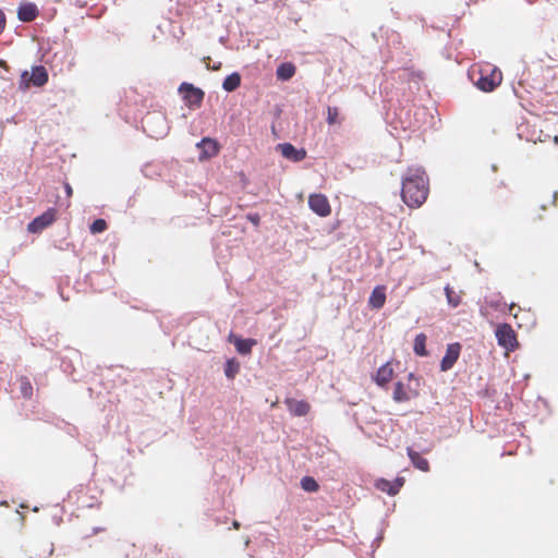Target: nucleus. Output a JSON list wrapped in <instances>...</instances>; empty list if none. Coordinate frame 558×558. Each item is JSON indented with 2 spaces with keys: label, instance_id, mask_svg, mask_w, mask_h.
Instances as JSON below:
<instances>
[{
  "label": "nucleus",
  "instance_id": "obj_9",
  "mask_svg": "<svg viewBox=\"0 0 558 558\" xmlns=\"http://www.w3.org/2000/svg\"><path fill=\"white\" fill-rule=\"evenodd\" d=\"M284 403L289 412L294 416H305L311 411V405L305 400H296L293 398H287Z\"/></svg>",
  "mask_w": 558,
  "mask_h": 558
},
{
  "label": "nucleus",
  "instance_id": "obj_4",
  "mask_svg": "<svg viewBox=\"0 0 558 558\" xmlns=\"http://www.w3.org/2000/svg\"><path fill=\"white\" fill-rule=\"evenodd\" d=\"M179 93L182 95L184 101L190 107H199L204 99V92L190 83H182L179 87Z\"/></svg>",
  "mask_w": 558,
  "mask_h": 558
},
{
  "label": "nucleus",
  "instance_id": "obj_25",
  "mask_svg": "<svg viewBox=\"0 0 558 558\" xmlns=\"http://www.w3.org/2000/svg\"><path fill=\"white\" fill-rule=\"evenodd\" d=\"M154 120H156L157 122H160L162 125H165V119L162 117H160V116H147L146 119H145V126H144V129H145L146 132L149 133L150 136H156L157 137L158 135H160L162 133V131L159 132V133H156V134L154 133V131L150 129V123Z\"/></svg>",
  "mask_w": 558,
  "mask_h": 558
},
{
  "label": "nucleus",
  "instance_id": "obj_1",
  "mask_svg": "<svg viewBox=\"0 0 558 558\" xmlns=\"http://www.w3.org/2000/svg\"><path fill=\"white\" fill-rule=\"evenodd\" d=\"M428 195V179L421 168H410L402 179L401 197L411 208L420 207Z\"/></svg>",
  "mask_w": 558,
  "mask_h": 558
},
{
  "label": "nucleus",
  "instance_id": "obj_16",
  "mask_svg": "<svg viewBox=\"0 0 558 558\" xmlns=\"http://www.w3.org/2000/svg\"><path fill=\"white\" fill-rule=\"evenodd\" d=\"M407 452L409 459L411 460L415 469L422 472L429 471V462L427 461V459L423 458L417 451L413 450L412 448H408Z\"/></svg>",
  "mask_w": 558,
  "mask_h": 558
},
{
  "label": "nucleus",
  "instance_id": "obj_14",
  "mask_svg": "<svg viewBox=\"0 0 558 558\" xmlns=\"http://www.w3.org/2000/svg\"><path fill=\"white\" fill-rule=\"evenodd\" d=\"M393 368L390 362L381 365L375 376V381L378 386H386L393 378Z\"/></svg>",
  "mask_w": 558,
  "mask_h": 558
},
{
  "label": "nucleus",
  "instance_id": "obj_29",
  "mask_svg": "<svg viewBox=\"0 0 558 558\" xmlns=\"http://www.w3.org/2000/svg\"><path fill=\"white\" fill-rule=\"evenodd\" d=\"M7 24V19L3 11L0 9V34L3 32Z\"/></svg>",
  "mask_w": 558,
  "mask_h": 558
},
{
  "label": "nucleus",
  "instance_id": "obj_2",
  "mask_svg": "<svg viewBox=\"0 0 558 558\" xmlns=\"http://www.w3.org/2000/svg\"><path fill=\"white\" fill-rule=\"evenodd\" d=\"M502 74L496 66L486 64L480 69V77L475 85L483 92H493L501 84Z\"/></svg>",
  "mask_w": 558,
  "mask_h": 558
},
{
  "label": "nucleus",
  "instance_id": "obj_17",
  "mask_svg": "<svg viewBox=\"0 0 558 558\" xmlns=\"http://www.w3.org/2000/svg\"><path fill=\"white\" fill-rule=\"evenodd\" d=\"M278 80L288 81L295 74V65L291 62L281 63L276 71Z\"/></svg>",
  "mask_w": 558,
  "mask_h": 558
},
{
  "label": "nucleus",
  "instance_id": "obj_19",
  "mask_svg": "<svg viewBox=\"0 0 558 558\" xmlns=\"http://www.w3.org/2000/svg\"><path fill=\"white\" fill-rule=\"evenodd\" d=\"M392 398L396 402H405L411 399L409 390L401 381H397L393 389Z\"/></svg>",
  "mask_w": 558,
  "mask_h": 558
},
{
  "label": "nucleus",
  "instance_id": "obj_21",
  "mask_svg": "<svg viewBox=\"0 0 558 558\" xmlns=\"http://www.w3.org/2000/svg\"><path fill=\"white\" fill-rule=\"evenodd\" d=\"M426 336L424 333H418L414 339L413 350L418 356H426Z\"/></svg>",
  "mask_w": 558,
  "mask_h": 558
},
{
  "label": "nucleus",
  "instance_id": "obj_26",
  "mask_svg": "<svg viewBox=\"0 0 558 558\" xmlns=\"http://www.w3.org/2000/svg\"><path fill=\"white\" fill-rule=\"evenodd\" d=\"M445 292L447 301L452 307H457L461 303V296L458 293H456L450 286H447L445 288Z\"/></svg>",
  "mask_w": 558,
  "mask_h": 558
},
{
  "label": "nucleus",
  "instance_id": "obj_3",
  "mask_svg": "<svg viewBox=\"0 0 558 558\" xmlns=\"http://www.w3.org/2000/svg\"><path fill=\"white\" fill-rule=\"evenodd\" d=\"M496 339L500 347L507 351H514L519 347L517 335L509 324H500L497 326Z\"/></svg>",
  "mask_w": 558,
  "mask_h": 558
},
{
  "label": "nucleus",
  "instance_id": "obj_20",
  "mask_svg": "<svg viewBox=\"0 0 558 558\" xmlns=\"http://www.w3.org/2000/svg\"><path fill=\"white\" fill-rule=\"evenodd\" d=\"M241 85V76L239 73L234 72L230 75H228L223 83H222V87L227 92H233L235 90L236 88H239Z\"/></svg>",
  "mask_w": 558,
  "mask_h": 558
},
{
  "label": "nucleus",
  "instance_id": "obj_31",
  "mask_svg": "<svg viewBox=\"0 0 558 558\" xmlns=\"http://www.w3.org/2000/svg\"><path fill=\"white\" fill-rule=\"evenodd\" d=\"M248 219L254 223V225H258L259 223V216L257 214L255 215H250L248 216Z\"/></svg>",
  "mask_w": 558,
  "mask_h": 558
},
{
  "label": "nucleus",
  "instance_id": "obj_23",
  "mask_svg": "<svg viewBox=\"0 0 558 558\" xmlns=\"http://www.w3.org/2000/svg\"><path fill=\"white\" fill-rule=\"evenodd\" d=\"M240 371V364L234 360H228L225 365V374L229 379H233Z\"/></svg>",
  "mask_w": 558,
  "mask_h": 558
},
{
  "label": "nucleus",
  "instance_id": "obj_10",
  "mask_svg": "<svg viewBox=\"0 0 558 558\" xmlns=\"http://www.w3.org/2000/svg\"><path fill=\"white\" fill-rule=\"evenodd\" d=\"M197 147L201 149V156H199L201 160L209 159L219 153L218 143L210 137H204L197 144Z\"/></svg>",
  "mask_w": 558,
  "mask_h": 558
},
{
  "label": "nucleus",
  "instance_id": "obj_27",
  "mask_svg": "<svg viewBox=\"0 0 558 558\" xmlns=\"http://www.w3.org/2000/svg\"><path fill=\"white\" fill-rule=\"evenodd\" d=\"M107 229V222L105 219H96L89 227L92 233H101Z\"/></svg>",
  "mask_w": 558,
  "mask_h": 558
},
{
  "label": "nucleus",
  "instance_id": "obj_5",
  "mask_svg": "<svg viewBox=\"0 0 558 558\" xmlns=\"http://www.w3.org/2000/svg\"><path fill=\"white\" fill-rule=\"evenodd\" d=\"M308 206L319 217H328L331 214V206L326 195L314 193L308 196Z\"/></svg>",
  "mask_w": 558,
  "mask_h": 558
},
{
  "label": "nucleus",
  "instance_id": "obj_24",
  "mask_svg": "<svg viewBox=\"0 0 558 558\" xmlns=\"http://www.w3.org/2000/svg\"><path fill=\"white\" fill-rule=\"evenodd\" d=\"M301 487H302L305 492L314 493V492H317V490H318L319 485H318V483L315 481V478H313V477H311V476H304V477L301 480Z\"/></svg>",
  "mask_w": 558,
  "mask_h": 558
},
{
  "label": "nucleus",
  "instance_id": "obj_33",
  "mask_svg": "<svg viewBox=\"0 0 558 558\" xmlns=\"http://www.w3.org/2000/svg\"><path fill=\"white\" fill-rule=\"evenodd\" d=\"M232 526H233V529L239 530L240 523L238 521H233Z\"/></svg>",
  "mask_w": 558,
  "mask_h": 558
},
{
  "label": "nucleus",
  "instance_id": "obj_7",
  "mask_svg": "<svg viewBox=\"0 0 558 558\" xmlns=\"http://www.w3.org/2000/svg\"><path fill=\"white\" fill-rule=\"evenodd\" d=\"M22 82L25 83V87H28L31 84L41 87L48 82V72L41 65L34 66L31 75L27 71L22 74Z\"/></svg>",
  "mask_w": 558,
  "mask_h": 558
},
{
  "label": "nucleus",
  "instance_id": "obj_12",
  "mask_svg": "<svg viewBox=\"0 0 558 558\" xmlns=\"http://www.w3.org/2000/svg\"><path fill=\"white\" fill-rule=\"evenodd\" d=\"M278 149L284 158L292 161H301L306 157V151L304 149H296L290 143L279 144Z\"/></svg>",
  "mask_w": 558,
  "mask_h": 558
},
{
  "label": "nucleus",
  "instance_id": "obj_22",
  "mask_svg": "<svg viewBox=\"0 0 558 558\" xmlns=\"http://www.w3.org/2000/svg\"><path fill=\"white\" fill-rule=\"evenodd\" d=\"M326 121L329 125H335L337 123H341L342 118L340 117V111L338 107H327V118Z\"/></svg>",
  "mask_w": 558,
  "mask_h": 558
},
{
  "label": "nucleus",
  "instance_id": "obj_32",
  "mask_svg": "<svg viewBox=\"0 0 558 558\" xmlns=\"http://www.w3.org/2000/svg\"><path fill=\"white\" fill-rule=\"evenodd\" d=\"M515 308H517L515 304L512 303L509 305V314L513 315L514 317H517V313L513 312Z\"/></svg>",
  "mask_w": 558,
  "mask_h": 558
},
{
  "label": "nucleus",
  "instance_id": "obj_28",
  "mask_svg": "<svg viewBox=\"0 0 558 558\" xmlns=\"http://www.w3.org/2000/svg\"><path fill=\"white\" fill-rule=\"evenodd\" d=\"M22 392L25 397H29L32 395V386L29 384V381L27 380H24L22 381Z\"/></svg>",
  "mask_w": 558,
  "mask_h": 558
},
{
  "label": "nucleus",
  "instance_id": "obj_13",
  "mask_svg": "<svg viewBox=\"0 0 558 558\" xmlns=\"http://www.w3.org/2000/svg\"><path fill=\"white\" fill-rule=\"evenodd\" d=\"M39 14L38 8L35 3L25 2L19 7L17 17L22 22H32Z\"/></svg>",
  "mask_w": 558,
  "mask_h": 558
},
{
  "label": "nucleus",
  "instance_id": "obj_15",
  "mask_svg": "<svg viewBox=\"0 0 558 558\" xmlns=\"http://www.w3.org/2000/svg\"><path fill=\"white\" fill-rule=\"evenodd\" d=\"M386 289L384 286L376 287L368 299V305L372 308L379 310L385 305L386 302Z\"/></svg>",
  "mask_w": 558,
  "mask_h": 558
},
{
  "label": "nucleus",
  "instance_id": "obj_8",
  "mask_svg": "<svg viewBox=\"0 0 558 558\" xmlns=\"http://www.w3.org/2000/svg\"><path fill=\"white\" fill-rule=\"evenodd\" d=\"M461 353V344L459 342L447 345L446 353L440 362L441 372H447L453 367Z\"/></svg>",
  "mask_w": 558,
  "mask_h": 558
},
{
  "label": "nucleus",
  "instance_id": "obj_11",
  "mask_svg": "<svg viewBox=\"0 0 558 558\" xmlns=\"http://www.w3.org/2000/svg\"><path fill=\"white\" fill-rule=\"evenodd\" d=\"M403 484H404L403 477H397L392 482L385 480V478H380L376 482V488L384 493H387L390 496H395L399 493V490L401 489Z\"/></svg>",
  "mask_w": 558,
  "mask_h": 558
},
{
  "label": "nucleus",
  "instance_id": "obj_30",
  "mask_svg": "<svg viewBox=\"0 0 558 558\" xmlns=\"http://www.w3.org/2000/svg\"><path fill=\"white\" fill-rule=\"evenodd\" d=\"M64 190H65L66 196L70 198L73 194L72 186L69 183H64Z\"/></svg>",
  "mask_w": 558,
  "mask_h": 558
},
{
  "label": "nucleus",
  "instance_id": "obj_6",
  "mask_svg": "<svg viewBox=\"0 0 558 558\" xmlns=\"http://www.w3.org/2000/svg\"><path fill=\"white\" fill-rule=\"evenodd\" d=\"M56 217L57 210L54 208H49L44 214L31 221L27 226V230L32 233L41 232L44 229L52 225V222L56 220Z\"/></svg>",
  "mask_w": 558,
  "mask_h": 558
},
{
  "label": "nucleus",
  "instance_id": "obj_18",
  "mask_svg": "<svg viewBox=\"0 0 558 558\" xmlns=\"http://www.w3.org/2000/svg\"><path fill=\"white\" fill-rule=\"evenodd\" d=\"M255 339H242V338H235L234 339V345L236 351L240 354L246 355L252 352V348L256 344Z\"/></svg>",
  "mask_w": 558,
  "mask_h": 558
},
{
  "label": "nucleus",
  "instance_id": "obj_34",
  "mask_svg": "<svg viewBox=\"0 0 558 558\" xmlns=\"http://www.w3.org/2000/svg\"><path fill=\"white\" fill-rule=\"evenodd\" d=\"M4 64V61H0V66Z\"/></svg>",
  "mask_w": 558,
  "mask_h": 558
}]
</instances>
